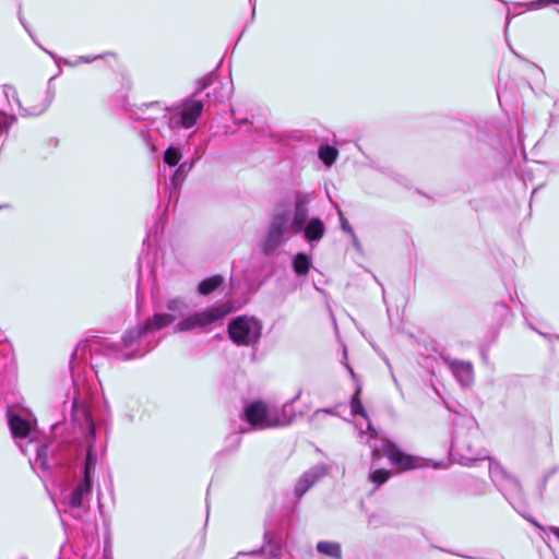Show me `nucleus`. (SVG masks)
Masks as SVG:
<instances>
[{
	"instance_id": "4",
	"label": "nucleus",
	"mask_w": 559,
	"mask_h": 559,
	"mask_svg": "<svg viewBox=\"0 0 559 559\" xmlns=\"http://www.w3.org/2000/svg\"><path fill=\"white\" fill-rule=\"evenodd\" d=\"M20 107L31 116L41 114L49 104L48 91L45 88H33L25 91L19 99Z\"/></svg>"
},
{
	"instance_id": "21",
	"label": "nucleus",
	"mask_w": 559,
	"mask_h": 559,
	"mask_svg": "<svg viewBox=\"0 0 559 559\" xmlns=\"http://www.w3.org/2000/svg\"><path fill=\"white\" fill-rule=\"evenodd\" d=\"M285 224H286L285 215H283V214L277 215L274 218L273 224H272V233L282 234L284 231Z\"/></svg>"
},
{
	"instance_id": "24",
	"label": "nucleus",
	"mask_w": 559,
	"mask_h": 559,
	"mask_svg": "<svg viewBox=\"0 0 559 559\" xmlns=\"http://www.w3.org/2000/svg\"><path fill=\"white\" fill-rule=\"evenodd\" d=\"M82 414H83V416L85 418V421H86L87 437L92 438V437H94V425L92 423L91 415L85 409H82Z\"/></svg>"
},
{
	"instance_id": "20",
	"label": "nucleus",
	"mask_w": 559,
	"mask_h": 559,
	"mask_svg": "<svg viewBox=\"0 0 559 559\" xmlns=\"http://www.w3.org/2000/svg\"><path fill=\"white\" fill-rule=\"evenodd\" d=\"M312 486V480L310 478V476L308 475H305L304 477H301L295 488V493L297 497H302L308 490L309 488Z\"/></svg>"
},
{
	"instance_id": "1",
	"label": "nucleus",
	"mask_w": 559,
	"mask_h": 559,
	"mask_svg": "<svg viewBox=\"0 0 559 559\" xmlns=\"http://www.w3.org/2000/svg\"><path fill=\"white\" fill-rule=\"evenodd\" d=\"M242 420L253 429H270L281 426L278 419L271 417L269 405L262 400H255L246 405Z\"/></svg>"
},
{
	"instance_id": "7",
	"label": "nucleus",
	"mask_w": 559,
	"mask_h": 559,
	"mask_svg": "<svg viewBox=\"0 0 559 559\" xmlns=\"http://www.w3.org/2000/svg\"><path fill=\"white\" fill-rule=\"evenodd\" d=\"M203 111V103L198 99H188L182 104L180 112V126L189 129L192 128Z\"/></svg>"
},
{
	"instance_id": "19",
	"label": "nucleus",
	"mask_w": 559,
	"mask_h": 559,
	"mask_svg": "<svg viewBox=\"0 0 559 559\" xmlns=\"http://www.w3.org/2000/svg\"><path fill=\"white\" fill-rule=\"evenodd\" d=\"M181 159V153L176 147H168L164 153V162L169 166H176Z\"/></svg>"
},
{
	"instance_id": "5",
	"label": "nucleus",
	"mask_w": 559,
	"mask_h": 559,
	"mask_svg": "<svg viewBox=\"0 0 559 559\" xmlns=\"http://www.w3.org/2000/svg\"><path fill=\"white\" fill-rule=\"evenodd\" d=\"M230 341L238 346H247L250 343V321L246 316L233 319L227 329Z\"/></svg>"
},
{
	"instance_id": "23",
	"label": "nucleus",
	"mask_w": 559,
	"mask_h": 559,
	"mask_svg": "<svg viewBox=\"0 0 559 559\" xmlns=\"http://www.w3.org/2000/svg\"><path fill=\"white\" fill-rule=\"evenodd\" d=\"M167 308L170 311L178 312V316H182L183 314L181 312V310L183 308V302L181 300H179V299H173V300L168 301Z\"/></svg>"
},
{
	"instance_id": "25",
	"label": "nucleus",
	"mask_w": 559,
	"mask_h": 559,
	"mask_svg": "<svg viewBox=\"0 0 559 559\" xmlns=\"http://www.w3.org/2000/svg\"><path fill=\"white\" fill-rule=\"evenodd\" d=\"M383 455V452L382 450H379V449H374L372 452H371V459L373 461H378L381 459V456Z\"/></svg>"
},
{
	"instance_id": "28",
	"label": "nucleus",
	"mask_w": 559,
	"mask_h": 559,
	"mask_svg": "<svg viewBox=\"0 0 559 559\" xmlns=\"http://www.w3.org/2000/svg\"><path fill=\"white\" fill-rule=\"evenodd\" d=\"M548 3H559V0H545Z\"/></svg>"
},
{
	"instance_id": "17",
	"label": "nucleus",
	"mask_w": 559,
	"mask_h": 559,
	"mask_svg": "<svg viewBox=\"0 0 559 559\" xmlns=\"http://www.w3.org/2000/svg\"><path fill=\"white\" fill-rule=\"evenodd\" d=\"M392 476V472L385 468H378L370 473L369 479L377 486H381L386 483Z\"/></svg>"
},
{
	"instance_id": "14",
	"label": "nucleus",
	"mask_w": 559,
	"mask_h": 559,
	"mask_svg": "<svg viewBox=\"0 0 559 559\" xmlns=\"http://www.w3.org/2000/svg\"><path fill=\"white\" fill-rule=\"evenodd\" d=\"M317 550L328 557L334 559H341L342 549L340 544L333 542H319L317 545Z\"/></svg>"
},
{
	"instance_id": "2",
	"label": "nucleus",
	"mask_w": 559,
	"mask_h": 559,
	"mask_svg": "<svg viewBox=\"0 0 559 559\" xmlns=\"http://www.w3.org/2000/svg\"><path fill=\"white\" fill-rule=\"evenodd\" d=\"M228 305H221L210 308L203 312L194 313L176 325V331L186 332L195 328L205 326L223 319L230 312Z\"/></svg>"
},
{
	"instance_id": "13",
	"label": "nucleus",
	"mask_w": 559,
	"mask_h": 559,
	"mask_svg": "<svg viewBox=\"0 0 559 559\" xmlns=\"http://www.w3.org/2000/svg\"><path fill=\"white\" fill-rule=\"evenodd\" d=\"M224 282V277L222 275H213L207 277L199 283L198 292L201 295H210L215 289H217Z\"/></svg>"
},
{
	"instance_id": "8",
	"label": "nucleus",
	"mask_w": 559,
	"mask_h": 559,
	"mask_svg": "<svg viewBox=\"0 0 559 559\" xmlns=\"http://www.w3.org/2000/svg\"><path fill=\"white\" fill-rule=\"evenodd\" d=\"M445 361L461 384L469 385L474 381V368L471 362L449 359Z\"/></svg>"
},
{
	"instance_id": "12",
	"label": "nucleus",
	"mask_w": 559,
	"mask_h": 559,
	"mask_svg": "<svg viewBox=\"0 0 559 559\" xmlns=\"http://www.w3.org/2000/svg\"><path fill=\"white\" fill-rule=\"evenodd\" d=\"M9 426L11 432L16 438L27 437L31 429L29 424L17 415H11L9 417Z\"/></svg>"
},
{
	"instance_id": "22",
	"label": "nucleus",
	"mask_w": 559,
	"mask_h": 559,
	"mask_svg": "<svg viewBox=\"0 0 559 559\" xmlns=\"http://www.w3.org/2000/svg\"><path fill=\"white\" fill-rule=\"evenodd\" d=\"M338 214V218H340V223H341V228L344 233L350 235V236H355L354 234V229L353 227L350 226L349 222L347 221V218L344 216L343 212L341 210H338L337 212Z\"/></svg>"
},
{
	"instance_id": "27",
	"label": "nucleus",
	"mask_w": 559,
	"mask_h": 559,
	"mask_svg": "<svg viewBox=\"0 0 559 559\" xmlns=\"http://www.w3.org/2000/svg\"><path fill=\"white\" fill-rule=\"evenodd\" d=\"M549 531H550V533H551L554 536H556V537L558 538V540H559V527H557V526H551V527H549Z\"/></svg>"
},
{
	"instance_id": "26",
	"label": "nucleus",
	"mask_w": 559,
	"mask_h": 559,
	"mask_svg": "<svg viewBox=\"0 0 559 559\" xmlns=\"http://www.w3.org/2000/svg\"><path fill=\"white\" fill-rule=\"evenodd\" d=\"M60 503L62 506H64L63 511L66 512L67 511V504H68V495H62V497L60 498Z\"/></svg>"
},
{
	"instance_id": "11",
	"label": "nucleus",
	"mask_w": 559,
	"mask_h": 559,
	"mask_svg": "<svg viewBox=\"0 0 559 559\" xmlns=\"http://www.w3.org/2000/svg\"><path fill=\"white\" fill-rule=\"evenodd\" d=\"M305 238L308 241H318L324 235V225L318 217L311 218L304 228Z\"/></svg>"
},
{
	"instance_id": "10",
	"label": "nucleus",
	"mask_w": 559,
	"mask_h": 559,
	"mask_svg": "<svg viewBox=\"0 0 559 559\" xmlns=\"http://www.w3.org/2000/svg\"><path fill=\"white\" fill-rule=\"evenodd\" d=\"M308 217V207L306 203L298 199L295 203V213H294V219L290 225V229L294 233H299Z\"/></svg>"
},
{
	"instance_id": "16",
	"label": "nucleus",
	"mask_w": 559,
	"mask_h": 559,
	"mask_svg": "<svg viewBox=\"0 0 559 559\" xmlns=\"http://www.w3.org/2000/svg\"><path fill=\"white\" fill-rule=\"evenodd\" d=\"M337 155L338 152L333 146L325 145L319 148V157L326 166H331L336 160Z\"/></svg>"
},
{
	"instance_id": "15",
	"label": "nucleus",
	"mask_w": 559,
	"mask_h": 559,
	"mask_svg": "<svg viewBox=\"0 0 559 559\" xmlns=\"http://www.w3.org/2000/svg\"><path fill=\"white\" fill-rule=\"evenodd\" d=\"M293 269L298 275H306L310 270V261L306 253H298L293 262Z\"/></svg>"
},
{
	"instance_id": "9",
	"label": "nucleus",
	"mask_w": 559,
	"mask_h": 559,
	"mask_svg": "<svg viewBox=\"0 0 559 559\" xmlns=\"http://www.w3.org/2000/svg\"><path fill=\"white\" fill-rule=\"evenodd\" d=\"M177 314L174 313H157L153 317L152 320H147L144 325L141 328L140 333H146L152 329L160 330L169 324H171L176 319Z\"/></svg>"
},
{
	"instance_id": "6",
	"label": "nucleus",
	"mask_w": 559,
	"mask_h": 559,
	"mask_svg": "<svg viewBox=\"0 0 559 559\" xmlns=\"http://www.w3.org/2000/svg\"><path fill=\"white\" fill-rule=\"evenodd\" d=\"M96 455L93 452L92 445L88 447L86 452V460L84 466V479L78 488L72 492V508L81 504L82 496L87 493L91 489V471L95 468Z\"/></svg>"
},
{
	"instance_id": "18",
	"label": "nucleus",
	"mask_w": 559,
	"mask_h": 559,
	"mask_svg": "<svg viewBox=\"0 0 559 559\" xmlns=\"http://www.w3.org/2000/svg\"><path fill=\"white\" fill-rule=\"evenodd\" d=\"M360 389L358 388L355 392V394L352 396V400H350V409H352V414L354 416L356 415H359V416H362V417H367V414H366V411L362 406V403L360 401Z\"/></svg>"
},
{
	"instance_id": "3",
	"label": "nucleus",
	"mask_w": 559,
	"mask_h": 559,
	"mask_svg": "<svg viewBox=\"0 0 559 559\" xmlns=\"http://www.w3.org/2000/svg\"><path fill=\"white\" fill-rule=\"evenodd\" d=\"M382 452L396 473H404L420 467L419 459L403 452L393 441H385Z\"/></svg>"
}]
</instances>
